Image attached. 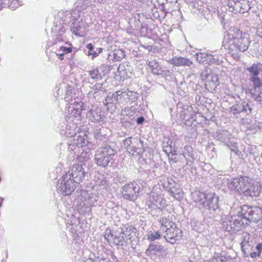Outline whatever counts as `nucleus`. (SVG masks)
I'll list each match as a JSON object with an SVG mask.
<instances>
[{
  "instance_id": "a18cd8bd",
  "label": "nucleus",
  "mask_w": 262,
  "mask_h": 262,
  "mask_svg": "<svg viewBox=\"0 0 262 262\" xmlns=\"http://www.w3.org/2000/svg\"><path fill=\"white\" fill-rule=\"evenodd\" d=\"M183 155L185 157L187 156L188 157L192 158L193 156V149L191 146L187 145L185 146L184 150L183 151Z\"/></svg>"
},
{
  "instance_id": "4be33fe9",
  "label": "nucleus",
  "mask_w": 262,
  "mask_h": 262,
  "mask_svg": "<svg viewBox=\"0 0 262 262\" xmlns=\"http://www.w3.org/2000/svg\"><path fill=\"white\" fill-rule=\"evenodd\" d=\"M68 108L69 113L72 115H80L82 113L83 103L82 102H75L71 104Z\"/></svg>"
},
{
  "instance_id": "13d9d810",
  "label": "nucleus",
  "mask_w": 262,
  "mask_h": 262,
  "mask_svg": "<svg viewBox=\"0 0 262 262\" xmlns=\"http://www.w3.org/2000/svg\"><path fill=\"white\" fill-rule=\"evenodd\" d=\"M260 255V254H259V252H252L250 254V256L252 258H255L257 256H259Z\"/></svg>"
},
{
  "instance_id": "0eeeda50",
  "label": "nucleus",
  "mask_w": 262,
  "mask_h": 262,
  "mask_svg": "<svg viewBox=\"0 0 262 262\" xmlns=\"http://www.w3.org/2000/svg\"><path fill=\"white\" fill-rule=\"evenodd\" d=\"M248 181L249 177H239L228 179L226 185L230 190L244 194Z\"/></svg>"
},
{
  "instance_id": "5701e85b",
  "label": "nucleus",
  "mask_w": 262,
  "mask_h": 262,
  "mask_svg": "<svg viewBox=\"0 0 262 262\" xmlns=\"http://www.w3.org/2000/svg\"><path fill=\"white\" fill-rule=\"evenodd\" d=\"M196 59L200 63L209 64L210 63L211 54L206 53H197L195 54Z\"/></svg>"
},
{
  "instance_id": "39448f33",
  "label": "nucleus",
  "mask_w": 262,
  "mask_h": 262,
  "mask_svg": "<svg viewBox=\"0 0 262 262\" xmlns=\"http://www.w3.org/2000/svg\"><path fill=\"white\" fill-rule=\"evenodd\" d=\"M223 228L229 232H236L242 230L246 226L242 216H227L222 224Z\"/></svg>"
},
{
  "instance_id": "cd10ccee",
  "label": "nucleus",
  "mask_w": 262,
  "mask_h": 262,
  "mask_svg": "<svg viewBox=\"0 0 262 262\" xmlns=\"http://www.w3.org/2000/svg\"><path fill=\"white\" fill-rule=\"evenodd\" d=\"M105 89L102 86V84L96 83L92 88V90L89 93V97L96 98L95 95L99 91L104 92Z\"/></svg>"
},
{
  "instance_id": "dca6fc26",
  "label": "nucleus",
  "mask_w": 262,
  "mask_h": 262,
  "mask_svg": "<svg viewBox=\"0 0 262 262\" xmlns=\"http://www.w3.org/2000/svg\"><path fill=\"white\" fill-rule=\"evenodd\" d=\"M159 222L161 225L160 229L164 232L169 229V228L174 227L176 225L175 223L172 221L171 217L169 216L161 217Z\"/></svg>"
},
{
  "instance_id": "6e6552de",
  "label": "nucleus",
  "mask_w": 262,
  "mask_h": 262,
  "mask_svg": "<svg viewBox=\"0 0 262 262\" xmlns=\"http://www.w3.org/2000/svg\"><path fill=\"white\" fill-rule=\"evenodd\" d=\"M244 193L245 196H257L260 192L261 187L259 183L249 178Z\"/></svg>"
},
{
  "instance_id": "052dcab7",
  "label": "nucleus",
  "mask_w": 262,
  "mask_h": 262,
  "mask_svg": "<svg viewBox=\"0 0 262 262\" xmlns=\"http://www.w3.org/2000/svg\"><path fill=\"white\" fill-rule=\"evenodd\" d=\"M94 135L95 138L97 139H99L101 136V135L99 134V132H98V130H96L94 133Z\"/></svg>"
},
{
  "instance_id": "2f4dec72",
  "label": "nucleus",
  "mask_w": 262,
  "mask_h": 262,
  "mask_svg": "<svg viewBox=\"0 0 262 262\" xmlns=\"http://www.w3.org/2000/svg\"><path fill=\"white\" fill-rule=\"evenodd\" d=\"M242 13L247 12L251 8L252 2L249 0H239Z\"/></svg>"
},
{
  "instance_id": "2eb2a0df",
  "label": "nucleus",
  "mask_w": 262,
  "mask_h": 262,
  "mask_svg": "<svg viewBox=\"0 0 262 262\" xmlns=\"http://www.w3.org/2000/svg\"><path fill=\"white\" fill-rule=\"evenodd\" d=\"M146 253L147 254L154 253L155 254L163 255L165 254V250L162 245L151 244L146 250Z\"/></svg>"
},
{
  "instance_id": "473e14b6",
  "label": "nucleus",
  "mask_w": 262,
  "mask_h": 262,
  "mask_svg": "<svg viewBox=\"0 0 262 262\" xmlns=\"http://www.w3.org/2000/svg\"><path fill=\"white\" fill-rule=\"evenodd\" d=\"M124 97H125V101H131L132 102H135L137 99V94L135 92L129 91H124Z\"/></svg>"
},
{
  "instance_id": "1a4fd4ad",
  "label": "nucleus",
  "mask_w": 262,
  "mask_h": 262,
  "mask_svg": "<svg viewBox=\"0 0 262 262\" xmlns=\"http://www.w3.org/2000/svg\"><path fill=\"white\" fill-rule=\"evenodd\" d=\"M165 232L166 233L164 235V237L166 241L172 244L182 238V230L177 228L176 225H174V227L169 228V229Z\"/></svg>"
},
{
  "instance_id": "09e8293b",
  "label": "nucleus",
  "mask_w": 262,
  "mask_h": 262,
  "mask_svg": "<svg viewBox=\"0 0 262 262\" xmlns=\"http://www.w3.org/2000/svg\"><path fill=\"white\" fill-rule=\"evenodd\" d=\"M124 235H123V232H122V228H120L119 230L114 231L113 234H112L111 237L112 238H124Z\"/></svg>"
},
{
  "instance_id": "5fc2aeb1",
  "label": "nucleus",
  "mask_w": 262,
  "mask_h": 262,
  "mask_svg": "<svg viewBox=\"0 0 262 262\" xmlns=\"http://www.w3.org/2000/svg\"><path fill=\"white\" fill-rule=\"evenodd\" d=\"M112 234H113V233H109L107 235L106 233L104 236V239L106 241L107 243H110V241L111 240H112V237H111Z\"/></svg>"
},
{
  "instance_id": "f3484780",
  "label": "nucleus",
  "mask_w": 262,
  "mask_h": 262,
  "mask_svg": "<svg viewBox=\"0 0 262 262\" xmlns=\"http://www.w3.org/2000/svg\"><path fill=\"white\" fill-rule=\"evenodd\" d=\"M216 139L226 144L229 140H231V134L227 130H221L216 132L214 134Z\"/></svg>"
},
{
  "instance_id": "f257e3e1",
  "label": "nucleus",
  "mask_w": 262,
  "mask_h": 262,
  "mask_svg": "<svg viewBox=\"0 0 262 262\" xmlns=\"http://www.w3.org/2000/svg\"><path fill=\"white\" fill-rule=\"evenodd\" d=\"M250 43V36L237 29H230L227 31L223 40V46L228 49L233 58L239 59L238 52L247 50Z\"/></svg>"
},
{
  "instance_id": "a878e982",
  "label": "nucleus",
  "mask_w": 262,
  "mask_h": 262,
  "mask_svg": "<svg viewBox=\"0 0 262 262\" xmlns=\"http://www.w3.org/2000/svg\"><path fill=\"white\" fill-rule=\"evenodd\" d=\"M170 194L178 200H181L184 195L182 189L180 188L179 184L175 186L170 191Z\"/></svg>"
},
{
  "instance_id": "8fccbe9b",
  "label": "nucleus",
  "mask_w": 262,
  "mask_h": 262,
  "mask_svg": "<svg viewBox=\"0 0 262 262\" xmlns=\"http://www.w3.org/2000/svg\"><path fill=\"white\" fill-rule=\"evenodd\" d=\"M124 238H112L113 243L116 245L122 246Z\"/></svg>"
},
{
  "instance_id": "603ef678",
  "label": "nucleus",
  "mask_w": 262,
  "mask_h": 262,
  "mask_svg": "<svg viewBox=\"0 0 262 262\" xmlns=\"http://www.w3.org/2000/svg\"><path fill=\"white\" fill-rule=\"evenodd\" d=\"M60 51H62L63 53H64V54L70 53L72 51V49L71 47L67 48V47H63V46L61 47L60 48Z\"/></svg>"
},
{
  "instance_id": "774afa93",
  "label": "nucleus",
  "mask_w": 262,
  "mask_h": 262,
  "mask_svg": "<svg viewBox=\"0 0 262 262\" xmlns=\"http://www.w3.org/2000/svg\"><path fill=\"white\" fill-rule=\"evenodd\" d=\"M248 244L247 242H242L241 244L242 248L244 250V247L246 246V244Z\"/></svg>"
},
{
  "instance_id": "20e7f679",
  "label": "nucleus",
  "mask_w": 262,
  "mask_h": 262,
  "mask_svg": "<svg viewBox=\"0 0 262 262\" xmlns=\"http://www.w3.org/2000/svg\"><path fill=\"white\" fill-rule=\"evenodd\" d=\"M240 213L246 225L251 222L257 223L262 219V209L259 207L244 205L241 208Z\"/></svg>"
},
{
  "instance_id": "c85d7f7f",
  "label": "nucleus",
  "mask_w": 262,
  "mask_h": 262,
  "mask_svg": "<svg viewBox=\"0 0 262 262\" xmlns=\"http://www.w3.org/2000/svg\"><path fill=\"white\" fill-rule=\"evenodd\" d=\"M250 80L253 83L254 88L250 91H257L261 90L262 88V81L257 76H251Z\"/></svg>"
},
{
  "instance_id": "b1692460",
  "label": "nucleus",
  "mask_w": 262,
  "mask_h": 262,
  "mask_svg": "<svg viewBox=\"0 0 262 262\" xmlns=\"http://www.w3.org/2000/svg\"><path fill=\"white\" fill-rule=\"evenodd\" d=\"M163 187L169 192L177 184L172 179L167 178H164L162 182Z\"/></svg>"
},
{
  "instance_id": "7ed1b4c3",
  "label": "nucleus",
  "mask_w": 262,
  "mask_h": 262,
  "mask_svg": "<svg viewBox=\"0 0 262 262\" xmlns=\"http://www.w3.org/2000/svg\"><path fill=\"white\" fill-rule=\"evenodd\" d=\"M116 153V150L112 148L109 145L100 147L97 149L95 155V163L98 166L106 167Z\"/></svg>"
},
{
  "instance_id": "e2e57ef3",
  "label": "nucleus",
  "mask_w": 262,
  "mask_h": 262,
  "mask_svg": "<svg viewBox=\"0 0 262 262\" xmlns=\"http://www.w3.org/2000/svg\"><path fill=\"white\" fill-rule=\"evenodd\" d=\"M58 56L59 59L61 60H63L64 59V53H61V54H57Z\"/></svg>"
},
{
  "instance_id": "9b49d317",
  "label": "nucleus",
  "mask_w": 262,
  "mask_h": 262,
  "mask_svg": "<svg viewBox=\"0 0 262 262\" xmlns=\"http://www.w3.org/2000/svg\"><path fill=\"white\" fill-rule=\"evenodd\" d=\"M218 201L219 198L216 196L214 193H208L203 207L210 210L215 211L219 208Z\"/></svg>"
},
{
  "instance_id": "aec40b11",
  "label": "nucleus",
  "mask_w": 262,
  "mask_h": 262,
  "mask_svg": "<svg viewBox=\"0 0 262 262\" xmlns=\"http://www.w3.org/2000/svg\"><path fill=\"white\" fill-rule=\"evenodd\" d=\"M133 143L134 144L133 148V152H136L139 156L142 155L143 153L145 151V149L143 147V143L140 139L138 138H133Z\"/></svg>"
},
{
  "instance_id": "393cba45",
  "label": "nucleus",
  "mask_w": 262,
  "mask_h": 262,
  "mask_svg": "<svg viewBox=\"0 0 262 262\" xmlns=\"http://www.w3.org/2000/svg\"><path fill=\"white\" fill-rule=\"evenodd\" d=\"M148 66L150 68L152 73L154 75H158L162 69L159 62L156 60H151L148 62Z\"/></svg>"
},
{
  "instance_id": "bb28decb",
  "label": "nucleus",
  "mask_w": 262,
  "mask_h": 262,
  "mask_svg": "<svg viewBox=\"0 0 262 262\" xmlns=\"http://www.w3.org/2000/svg\"><path fill=\"white\" fill-rule=\"evenodd\" d=\"M82 23L78 22L77 24H73V26L71 27V31L75 35L81 36L83 34V30L82 28Z\"/></svg>"
},
{
  "instance_id": "423d86ee",
  "label": "nucleus",
  "mask_w": 262,
  "mask_h": 262,
  "mask_svg": "<svg viewBox=\"0 0 262 262\" xmlns=\"http://www.w3.org/2000/svg\"><path fill=\"white\" fill-rule=\"evenodd\" d=\"M142 190V188L137 183L130 182L122 186L121 192L124 199L134 201L137 199Z\"/></svg>"
},
{
  "instance_id": "7c9ffc66",
  "label": "nucleus",
  "mask_w": 262,
  "mask_h": 262,
  "mask_svg": "<svg viewBox=\"0 0 262 262\" xmlns=\"http://www.w3.org/2000/svg\"><path fill=\"white\" fill-rule=\"evenodd\" d=\"M261 66L262 65L260 63L253 64L251 67L247 68V71L252 75V76L257 77L259 74Z\"/></svg>"
},
{
  "instance_id": "c756f323",
  "label": "nucleus",
  "mask_w": 262,
  "mask_h": 262,
  "mask_svg": "<svg viewBox=\"0 0 262 262\" xmlns=\"http://www.w3.org/2000/svg\"><path fill=\"white\" fill-rule=\"evenodd\" d=\"M207 81L205 83V86L207 88L208 86H210V88L211 87L215 88L217 85L216 82L217 81V76L216 75H207Z\"/></svg>"
},
{
  "instance_id": "680f3d73",
  "label": "nucleus",
  "mask_w": 262,
  "mask_h": 262,
  "mask_svg": "<svg viewBox=\"0 0 262 262\" xmlns=\"http://www.w3.org/2000/svg\"><path fill=\"white\" fill-rule=\"evenodd\" d=\"M257 34L262 38V27L257 30Z\"/></svg>"
},
{
  "instance_id": "49530a36",
  "label": "nucleus",
  "mask_w": 262,
  "mask_h": 262,
  "mask_svg": "<svg viewBox=\"0 0 262 262\" xmlns=\"http://www.w3.org/2000/svg\"><path fill=\"white\" fill-rule=\"evenodd\" d=\"M116 96H117V102L123 103L125 101V97H124V91H118L115 92Z\"/></svg>"
},
{
  "instance_id": "4d7b16f0",
  "label": "nucleus",
  "mask_w": 262,
  "mask_h": 262,
  "mask_svg": "<svg viewBox=\"0 0 262 262\" xmlns=\"http://www.w3.org/2000/svg\"><path fill=\"white\" fill-rule=\"evenodd\" d=\"M256 250L258 251L257 252H259V254L262 252V244H258L256 247Z\"/></svg>"
},
{
  "instance_id": "412c9836",
  "label": "nucleus",
  "mask_w": 262,
  "mask_h": 262,
  "mask_svg": "<svg viewBox=\"0 0 262 262\" xmlns=\"http://www.w3.org/2000/svg\"><path fill=\"white\" fill-rule=\"evenodd\" d=\"M192 198L193 201L203 206L205 200L207 199V193L202 192L199 191H194L191 194Z\"/></svg>"
},
{
  "instance_id": "3c124183",
  "label": "nucleus",
  "mask_w": 262,
  "mask_h": 262,
  "mask_svg": "<svg viewBox=\"0 0 262 262\" xmlns=\"http://www.w3.org/2000/svg\"><path fill=\"white\" fill-rule=\"evenodd\" d=\"M160 237V234L159 233V232H156L151 233V235L149 237V239L150 241H153L155 239H158Z\"/></svg>"
},
{
  "instance_id": "4c0bfd02",
  "label": "nucleus",
  "mask_w": 262,
  "mask_h": 262,
  "mask_svg": "<svg viewBox=\"0 0 262 262\" xmlns=\"http://www.w3.org/2000/svg\"><path fill=\"white\" fill-rule=\"evenodd\" d=\"M227 260L226 257L221 253H215L210 262H225Z\"/></svg>"
},
{
  "instance_id": "ea45409f",
  "label": "nucleus",
  "mask_w": 262,
  "mask_h": 262,
  "mask_svg": "<svg viewBox=\"0 0 262 262\" xmlns=\"http://www.w3.org/2000/svg\"><path fill=\"white\" fill-rule=\"evenodd\" d=\"M113 56L114 57V60L115 61H119L123 58L125 55L121 50H115L113 53Z\"/></svg>"
},
{
  "instance_id": "69168bd1",
  "label": "nucleus",
  "mask_w": 262,
  "mask_h": 262,
  "mask_svg": "<svg viewBox=\"0 0 262 262\" xmlns=\"http://www.w3.org/2000/svg\"><path fill=\"white\" fill-rule=\"evenodd\" d=\"M98 54L96 51H93L92 52V54L91 55H92V58L93 59L94 58H95V57L98 56Z\"/></svg>"
},
{
  "instance_id": "c03bdc74",
  "label": "nucleus",
  "mask_w": 262,
  "mask_h": 262,
  "mask_svg": "<svg viewBox=\"0 0 262 262\" xmlns=\"http://www.w3.org/2000/svg\"><path fill=\"white\" fill-rule=\"evenodd\" d=\"M89 73L91 78L93 79H98L99 78H101V74L98 69H95L93 70L89 71Z\"/></svg>"
},
{
  "instance_id": "c9c22d12",
  "label": "nucleus",
  "mask_w": 262,
  "mask_h": 262,
  "mask_svg": "<svg viewBox=\"0 0 262 262\" xmlns=\"http://www.w3.org/2000/svg\"><path fill=\"white\" fill-rule=\"evenodd\" d=\"M173 71L172 70L165 69V68H162L161 71L158 74V76H160L162 77H164L165 79H167L168 78H171L173 75Z\"/></svg>"
},
{
  "instance_id": "4468645a",
  "label": "nucleus",
  "mask_w": 262,
  "mask_h": 262,
  "mask_svg": "<svg viewBox=\"0 0 262 262\" xmlns=\"http://www.w3.org/2000/svg\"><path fill=\"white\" fill-rule=\"evenodd\" d=\"M171 63L175 66H188L191 69L194 68V65L192 61L188 58L182 57H174L171 59Z\"/></svg>"
},
{
  "instance_id": "f8f14e48",
  "label": "nucleus",
  "mask_w": 262,
  "mask_h": 262,
  "mask_svg": "<svg viewBox=\"0 0 262 262\" xmlns=\"http://www.w3.org/2000/svg\"><path fill=\"white\" fill-rule=\"evenodd\" d=\"M231 111L233 114L246 113L247 115L252 113V107L248 103L244 102L243 105H236L231 107Z\"/></svg>"
},
{
  "instance_id": "6ab92c4d",
  "label": "nucleus",
  "mask_w": 262,
  "mask_h": 262,
  "mask_svg": "<svg viewBox=\"0 0 262 262\" xmlns=\"http://www.w3.org/2000/svg\"><path fill=\"white\" fill-rule=\"evenodd\" d=\"M227 6L231 12L234 14L242 13L239 0H229Z\"/></svg>"
},
{
  "instance_id": "e433bc0d",
  "label": "nucleus",
  "mask_w": 262,
  "mask_h": 262,
  "mask_svg": "<svg viewBox=\"0 0 262 262\" xmlns=\"http://www.w3.org/2000/svg\"><path fill=\"white\" fill-rule=\"evenodd\" d=\"M105 101L104 104L105 105L108 104H116L117 102V96H116V93H109Z\"/></svg>"
},
{
  "instance_id": "a19ab883",
  "label": "nucleus",
  "mask_w": 262,
  "mask_h": 262,
  "mask_svg": "<svg viewBox=\"0 0 262 262\" xmlns=\"http://www.w3.org/2000/svg\"><path fill=\"white\" fill-rule=\"evenodd\" d=\"M138 107L137 105L132 106L130 107H125L123 110H122V114L124 113L125 115H130L132 113L136 114L138 113Z\"/></svg>"
},
{
  "instance_id": "6e6d98bb",
  "label": "nucleus",
  "mask_w": 262,
  "mask_h": 262,
  "mask_svg": "<svg viewBox=\"0 0 262 262\" xmlns=\"http://www.w3.org/2000/svg\"><path fill=\"white\" fill-rule=\"evenodd\" d=\"M99 185L103 186L104 187L106 188V186L108 185V183L106 180H102L100 181Z\"/></svg>"
},
{
  "instance_id": "a211bd4d",
  "label": "nucleus",
  "mask_w": 262,
  "mask_h": 262,
  "mask_svg": "<svg viewBox=\"0 0 262 262\" xmlns=\"http://www.w3.org/2000/svg\"><path fill=\"white\" fill-rule=\"evenodd\" d=\"M118 71L123 76L130 77L133 69L129 62H125L119 66Z\"/></svg>"
},
{
  "instance_id": "f03ea898",
  "label": "nucleus",
  "mask_w": 262,
  "mask_h": 262,
  "mask_svg": "<svg viewBox=\"0 0 262 262\" xmlns=\"http://www.w3.org/2000/svg\"><path fill=\"white\" fill-rule=\"evenodd\" d=\"M85 173L81 165L74 164L71 172L63 175L58 181L57 190L63 195L70 194L75 190L76 185L83 180Z\"/></svg>"
},
{
  "instance_id": "79ce46f5",
  "label": "nucleus",
  "mask_w": 262,
  "mask_h": 262,
  "mask_svg": "<svg viewBox=\"0 0 262 262\" xmlns=\"http://www.w3.org/2000/svg\"><path fill=\"white\" fill-rule=\"evenodd\" d=\"M133 139L130 137L125 139L124 141V146L129 152L133 151L132 147L134 145V144L133 143Z\"/></svg>"
},
{
  "instance_id": "ddd939ff",
  "label": "nucleus",
  "mask_w": 262,
  "mask_h": 262,
  "mask_svg": "<svg viewBox=\"0 0 262 262\" xmlns=\"http://www.w3.org/2000/svg\"><path fill=\"white\" fill-rule=\"evenodd\" d=\"M79 129H78L77 132L79 133V135H77L76 134H75V137L77 138L74 141V144L77 147H81L83 146H86L88 143V136L86 135L84 131H80L79 132Z\"/></svg>"
},
{
  "instance_id": "0e129e2a",
  "label": "nucleus",
  "mask_w": 262,
  "mask_h": 262,
  "mask_svg": "<svg viewBox=\"0 0 262 262\" xmlns=\"http://www.w3.org/2000/svg\"><path fill=\"white\" fill-rule=\"evenodd\" d=\"M69 149L70 150H73V151L75 150L76 149L75 145H73V144L70 145L69 146Z\"/></svg>"
},
{
  "instance_id": "9d476101",
  "label": "nucleus",
  "mask_w": 262,
  "mask_h": 262,
  "mask_svg": "<svg viewBox=\"0 0 262 262\" xmlns=\"http://www.w3.org/2000/svg\"><path fill=\"white\" fill-rule=\"evenodd\" d=\"M123 235H124L127 239L129 240L130 243L133 245H136L138 242L137 229L132 226H123L122 227Z\"/></svg>"
},
{
  "instance_id": "bf43d9fd",
  "label": "nucleus",
  "mask_w": 262,
  "mask_h": 262,
  "mask_svg": "<svg viewBox=\"0 0 262 262\" xmlns=\"http://www.w3.org/2000/svg\"><path fill=\"white\" fill-rule=\"evenodd\" d=\"M144 120V118L143 117H140L138 118L137 120V123L138 124H141L143 123V121Z\"/></svg>"
},
{
  "instance_id": "338daca9",
  "label": "nucleus",
  "mask_w": 262,
  "mask_h": 262,
  "mask_svg": "<svg viewBox=\"0 0 262 262\" xmlns=\"http://www.w3.org/2000/svg\"><path fill=\"white\" fill-rule=\"evenodd\" d=\"M107 67H108V69H109V70H111V69H110V67L108 66L107 64H103L101 67V68H106Z\"/></svg>"
},
{
  "instance_id": "37998d69",
  "label": "nucleus",
  "mask_w": 262,
  "mask_h": 262,
  "mask_svg": "<svg viewBox=\"0 0 262 262\" xmlns=\"http://www.w3.org/2000/svg\"><path fill=\"white\" fill-rule=\"evenodd\" d=\"M97 201V200L96 199V196L92 195L85 199L83 202V205L88 206L89 208L90 206H94Z\"/></svg>"
},
{
  "instance_id": "de8ad7c7",
  "label": "nucleus",
  "mask_w": 262,
  "mask_h": 262,
  "mask_svg": "<svg viewBox=\"0 0 262 262\" xmlns=\"http://www.w3.org/2000/svg\"><path fill=\"white\" fill-rule=\"evenodd\" d=\"M210 63H209V64L215 63L218 65H220L222 62V59L220 58L218 56L213 55L211 54V57L210 58Z\"/></svg>"
},
{
  "instance_id": "72a5a7b5",
  "label": "nucleus",
  "mask_w": 262,
  "mask_h": 262,
  "mask_svg": "<svg viewBox=\"0 0 262 262\" xmlns=\"http://www.w3.org/2000/svg\"><path fill=\"white\" fill-rule=\"evenodd\" d=\"M104 116H89V120H91L92 123H94V125L99 124L101 125L103 123L104 121Z\"/></svg>"
},
{
  "instance_id": "58836bf2",
  "label": "nucleus",
  "mask_w": 262,
  "mask_h": 262,
  "mask_svg": "<svg viewBox=\"0 0 262 262\" xmlns=\"http://www.w3.org/2000/svg\"><path fill=\"white\" fill-rule=\"evenodd\" d=\"M250 93L252 97L262 105V91L261 90L257 91H250Z\"/></svg>"
},
{
  "instance_id": "864d4df0",
  "label": "nucleus",
  "mask_w": 262,
  "mask_h": 262,
  "mask_svg": "<svg viewBox=\"0 0 262 262\" xmlns=\"http://www.w3.org/2000/svg\"><path fill=\"white\" fill-rule=\"evenodd\" d=\"M86 48L89 50V51L88 52V55H91L93 52L94 46L92 43H88L86 45Z\"/></svg>"
},
{
  "instance_id": "f704fd0d",
  "label": "nucleus",
  "mask_w": 262,
  "mask_h": 262,
  "mask_svg": "<svg viewBox=\"0 0 262 262\" xmlns=\"http://www.w3.org/2000/svg\"><path fill=\"white\" fill-rule=\"evenodd\" d=\"M225 145L228 147L231 151L235 152V154L237 156L239 155L241 152L237 149V143L236 142L230 140H229Z\"/></svg>"
}]
</instances>
